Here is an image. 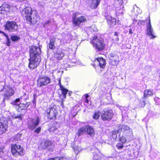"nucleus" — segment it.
I'll return each instance as SVG.
<instances>
[{"label":"nucleus","instance_id":"nucleus-59","mask_svg":"<svg viewBox=\"0 0 160 160\" xmlns=\"http://www.w3.org/2000/svg\"><path fill=\"white\" fill-rule=\"evenodd\" d=\"M24 104H21V106H24Z\"/></svg>","mask_w":160,"mask_h":160},{"label":"nucleus","instance_id":"nucleus-7","mask_svg":"<svg viewBox=\"0 0 160 160\" xmlns=\"http://www.w3.org/2000/svg\"><path fill=\"white\" fill-rule=\"evenodd\" d=\"M101 118L102 120H109L111 119L113 116L112 111V110L105 109L101 113Z\"/></svg>","mask_w":160,"mask_h":160},{"label":"nucleus","instance_id":"nucleus-29","mask_svg":"<svg viewBox=\"0 0 160 160\" xmlns=\"http://www.w3.org/2000/svg\"><path fill=\"white\" fill-rule=\"evenodd\" d=\"M100 112L99 111H96L93 116V118L95 119H97L100 116Z\"/></svg>","mask_w":160,"mask_h":160},{"label":"nucleus","instance_id":"nucleus-62","mask_svg":"<svg viewBox=\"0 0 160 160\" xmlns=\"http://www.w3.org/2000/svg\"><path fill=\"white\" fill-rule=\"evenodd\" d=\"M60 159H61V158H60Z\"/></svg>","mask_w":160,"mask_h":160},{"label":"nucleus","instance_id":"nucleus-36","mask_svg":"<svg viewBox=\"0 0 160 160\" xmlns=\"http://www.w3.org/2000/svg\"><path fill=\"white\" fill-rule=\"evenodd\" d=\"M74 149L75 152L77 154H78L82 150L81 148L78 146L74 148Z\"/></svg>","mask_w":160,"mask_h":160},{"label":"nucleus","instance_id":"nucleus-22","mask_svg":"<svg viewBox=\"0 0 160 160\" xmlns=\"http://www.w3.org/2000/svg\"><path fill=\"white\" fill-rule=\"evenodd\" d=\"M33 12L32 11V8L30 7H27L25 9L24 13L25 14V17L27 20H28V18L30 17Z\"/></svg>","mask_w":160,"mask_h":160},{"label":"nucleus","instance_id":"nucleus-26","mask_svg":"<svg viewBox=\"0 0 160 160\" xmlns=\"http://www.w3.org/2000/svg\"><path fill=\"white\" fill-rule=\"evenodd\" d=\"M118 34L117 32H115L113 34L112 40L115 43H117L119 40V39L118 37Z\"/></svg>","mask_w":160,"mask_h":160},{"label":"nucleus","instance_id":"nucleus-20","mask_svg":"<svg viewBox=\"0 0 160 160\" xmlns=\"http://www.w3.org/2000/svg\"><path fill=\"white\" fill-rule=\"evenodd\" d=\"M101 0H90L89 5L92 8H97L100 3Z\"/></svg>","mask_w":160,"mask_h":160},{"label":"nucleus","instance_id":"nucleus-39","mask_svg":"<svg viewBox=\"0 0 160 160\" xmlns=\"http://www.w3.org/2000/svg\"><path fill=\"white\" fill-rule=\"evenodd\" d=\"M117 147L118 149H121L123 148V146L121 143H118L117 145Z\"/></svg>","mask_w":160,"mask_h":160},{"label":"nucleus","instance_id":"nucleus-38","mask_svg":"<svg viewBox=\"0 0 160 160\" xmlns=\"http://www.w3.org/2000/svg\"><path fill=\"white\" fill-rule=\"evenodd\" d=\"M22 114H20L18 115H17V116H13L12 117V118L13 119H16L18 118L20 119V120H22Z\"/></svg>","mask_w":160,"mask_h":160},{"label":"nucleus","instance_id":"nucleus-17","mask_svg":"<svg viewBox=\"0 0 160 160\" xmlns=\"http://www.w3.org/2000/svg\"><path fill=\"white\" fill-rule=\"evenodd\" d=\"M51 142L48 141H45L42 142L41 144L42 148L43 149H47L49 151H52V148L50 147L51 146Z\"/></svg>","mask_w":160,"mask_h":160},{"label":"nucleus","instance_id":"nucleus-23","mask_svg":"<svg viewBox=\"0 0 160 160\" xmlns=\"http://www.w3.org/2000/svg\"><path fill=\"white\" fill-rule=\"evenodd\" d=\"M141 10L136 5L133 6V9L132 10V16H137L138 15L141 14Z\"/></svg>","mask_w":160,"mask_h":160},{"label":"nucleus","instance_id":"nucleus-40","mask_svg":"<svg viewBox=\"0 0 160 160\" xmlns=\"http://www.w3.org/2000/svg\"><path fill=\"white\" fill-rule=\"evenodd\" d=\"M67 51H65L64 50H63L62 51L60 54L61 58L64 57L65 56L64 54H67Z\"/></svg>","mask_w":160,"mask_h":160},{"label":"nucleus","instance_id":"nucleus-32","mask_svg":"<svg viewBox=\"0 0 160 160\" xmlns=\"http://www.w3.org/2000/svg\"><path fill=\"white\" fill-rule=\"evenodd\" d=\"M80 130H93V129L92 127L86 125L84 126Z\"/></svg>","mask_w":160,"mask_h":160},{"label":"nucleus","instance_id":"nucleus-33","mask_svg":"<svg viewBox=\"0 0 160 160\" xmlns=\"http://www.w3.org/2000/svg\"><path fill=\"white\" fill-rule=\"evenodd\" d=\"M87 29L90 31L91 32H96L97 31V29L94 26H92L91 27H89L87 28Z\"/></svg>","mask_w":160,"mask_h":160},{"label":"nucleus","instance_id":"nucleus-52","mask_svg":"<svg viewBox=\"0 0 160 160\" xmlns=\"http://www.w3.org/2000/svg\"><path fill=\"white\" fill-rule=\"evenodd\" d=\"M129 33L130 34H132L133 33V32L132 31V29H130L129 30Z\"/></svg>","mask_w":160,"mask_h":160},{"label":"nucleus","instance_id":"nucleus-53","mask_svg":"<svg viewBox=\"0 0 160 160\" xmlns=\"http://www.w3.org/2000/svg\"><path fill=\"white\" fill-rule=\"evenodd\" d=\"M34 132L37 134H38L40 132V131H34Z\"/></svg>","mask_w":160,"mask_h":160},{"label":"nucleus","instance_id":"nucleus-21","mask_svg":"<svg viewBox=\"0 0 160 160\" xmlns=\"http://www.w3.org/2000/svg\"><path fill=\"white\" fill-rule=\"evenodd\" d=\"M109 58L110 60V62L112 65H116V61L118 58L117 56L115 54L112 53L110 54Z\"/></svg>","mask_w":160,"mask_h":160},{"label":"nucleus","instance_id":"nucleus-1","mask_svg":"<svg viewBox=\"0 0 160 160\" xmlns=\"http://www.w3.org/2000/svg\"><path fill=\"white\" fill-rule=\"evenodd\" d=\"M90 42L96 49L101 50L104 48L105 45L103 40L101 39H100L97 36L94 37L91 40Z\"/></svg>","mask_w":160,"mask_h":160},{"label":"nucleus","instance_id":"nucleus-8","mask_svg":"<svg viewBox=\"0 0 160 160\" xmlns=\"http://www.w3.org/2000/svg\"><path fill=\"white\" fill-rule=\"evenodd\" d=\"M50 82V79L47 77H41L38 80L37 84L39 87L45 86Z\"/></svg>","mask_w":160,"mask_h":160},{"label":"nucleus","instance_id":"nucleus-50","mask_svg":"<svg viewBox=\"0 0 160 160\" xmlns=\"http://www.w3.org/2000/svg\"><path fill=\"white\" fill-rule=\"evenodd\" d=\"M98 157L97 156H95L93 160H99V159L98 160Z\"/></svg>","mask_w":160,"mask_h":160},{"label":"nucleus","instance_id":"nucleus-31","mask_svg":"<svg viewBox=\"0 0 160 160\" xmlns=\"http://www.w3.org/2000/svg\"><path fill=\"white\" fill-rule=\"evenodd\" d=\"M54 40H51L50 42L48 44V46L49 48L51 49H53L55 48V46L54 45Z\"/></svg>","mask_w":160,"mask_h":160},{"label":"nucleus","instance_id":"nucleus-14","mask_svg":"<svg viewBox=\"0 0 160 160\" xmlns=\"http://www.w3.org/2000/svg\"><path fill=\"white\" fill-rule=\"evenodd\" d=\"M8 120L3 117L0 119V129L6 130L7 128Z\"/></svg>","mask_w":160,"mask_h":160},{"label":"nucleus","instance_id":"nucleus-45","mask_svg":"<svg viewBox=\"0 0 160 160\" xmlns=\"http://www.w3.org/2000/svg\"><path fill=\"white\" fill-rule=\"evenodd\" d=\"M49 160H60V158L57 157L53 158H50Z\"/></svg>","mask_w":160,"mask_h":160},{"label":"nucleus","instance_id":"nucleus-57","mask_svg":"<svg viewBox=\"0 0 160 160\" xmlns=\"http://www.w3.org/2000/svg\"><path fill=\"white\" fill-rule=\"evenodd\" d=\"M41 127H39V128H38L36 130H41Z\"/></svg>","mask_w":160,"mask_h":160},{"label":"nucleus","instance_id":"nucleus-37","mask_svg":"<svg viewBox=\"0 0 160 160\" xmlns=\"http://www.w3.org/2000/svg\"><path fill=\"white\" fill-rule=\"evenodd\" d=\"M154 100L156 103L158 105L160 104V99L157 97H156L154 98Z\"/></svg>","mask_w":160,"mask_h":160},{"label":"nucleus","instance_id":"nucleus-28","mask_svg":"<svg viewBox=\"0 0 160 160\" xmlns=\"http://www.w3.org/2000/svg\"><path fill=\"white\" fill-rule=\"evenodd\" d=\"M153 94L152 91L149 90H146L144 91V96L145 97H147L148 96H151Z\"/></svg>","mask_w":160,"mask_h":160},{"label":"nucleus","instance_id":"nucleus-27","mask_svg":"<svg viewBox=\"0 0 160 160\" xmlns=\"http://www.w3.org/2000/svg\"><path fill=\"white\" fill-rule=\"evenodd\" d=\"M129 127L125 125H122L118 126V130H129Z\"/></svg>","mask_w":160,"mask_h":160},{"label":"nucleus","instance_id":"nucleus-3","mask_svg":"<svg viewBox=\"0 0 160 160\" xmlns=\"http://www.w3.org/2000/svg\"><path fill=\"white\" fill-rule=\"evenodd\" d=\"M41 61L40 57L38 56L37 58L33 57V55H31L29 59V68L31 70L36 68L39 65Z\"/></svg>","mask_w":160,"mask_h":160},{"label":"nucleus","instance_id":"nucleus-61","mask_svg":"<svg viewBox=\"0 0 160 160\" xmlns=\"http://www.w3.org/2000/svg\"><path fill=\"white\" fill-rule=\"evenodd\" d=\"M26 108H23V109H25Z\"/></svg>","mask_w":160,"mask_h":160},{"label":"nucleus","instance_id":"nucleus-19","mask_svg":"<svg viewBox=\"0 0 160 160\" xmlns=\"http://www.w3.org/2000/svg\"><path fill=\"white\" fill-rule=\"evenodd\" d=\"M107 22L110 26L112 27L115 25L116 23V19L109 15L106 17Z\"/></svg>","mask_w":160,"mask_h":160},{"label":"nucleus","instance_id":"nucleus-6","mask_svg":"<svg viewBox=\"0 0 160 160\" xmlns=\"http://www.w3.org/2000/svg\"><path fill=\"white\" fill-rule=\"evenodd\" d=\"M5 27V29L9 31L14 32L17 29L18 25L15 22L8 21L6 22Z\"/></svg>","mask_w":160,"mask_h":160},{"label":"nucleus","instance_id":"nucleus-4","mask_svg":"<svg viewBox=\"0 0 160 160\" xmlns=\"http://www.w3.org/2000/svg\"><path fill=\"white\" fill-rule=\"evenodd\" d=\"M78 13H75L72 17V23L75 26L79 27L81 23L85 22L87 21L86 18L84 16H81L77 18Z\"/></svg>","mask_w":160,"mask_h":160},{"label":"nucleus","instance_id":"nucleus-30","mask_svg":"<svg viewBox=\"0 0 160 160\" xmlns=\"http://www.w3.org/2000/svg\"><path fill=\"white\" fill-rule=\"evenodd\" d=\"M2 7L3 8V11H9V9L10 8V6L8 4L6 3H4L2 4Z\"/></svg>","mask_w":160,"mask_h":160},{"label":"nucleus","instance_id":"nucleus-11","mask_svg":"<svg viewBox=\"0 0 160 160\" xmlns=\"http://www.w3.org/2000/svg\"><path fill=\"white\" fill-rule=\"evenodd\" d=\"M146 34L149 36L150 39H153L155 38V33L151 25L150 19H149L148 23L147 25Z\"/></svg>","mask_w":160,"mask_h":160},{"label":"nucleus","instance_id":"nucleus-44","mask_svg":"<svg viewBox=\"0 0 160 160\" xmlns=\"http://www.w3.org/2000/svg\"><path fill=\"white\" fill-rule=\"evenodd\" d=\"M0 33H2L8 40V36L4 32H2L0 30Z\"/></svg>","mask_w":160,"mask_h":160},{"label":"nucleus","instance_id":"nucleus-51","mask_svg":"<svg viewBox=\"0 0 160 160\" xmlns=\"http://www.w3.org/2000/svg\"><path fill=\"white\" fill-rule=\"evenodd\" d=\"M138 21L137 20L135 19L133 20V23L134 24H135L137 22L138 23Z\"/></svg>","mask_w":160,"mask_h":160},{"label":"nucleus","instance_id":"nucleus-15","mask_svg":"<svg viewBox=\"0 0 160 160\" xmlns=\"http://www.w3.org/2000/svg\"><path fill=\"white\" fill-rule=\"evenodd\" d=\"M118 3L120 4V8H117L116 9L117 15H119L120 14H123V0H117Z\"/></svg>","mask_w":160,"mask_h":160},{"label":"nucleus","instance_id":"nucleus-5","mask_svg":"<svg viewBox=\"0 0 160 160\" xmlns=\"http://www.w3.org/2000/svg\"><path fill=\"white\" fill-rule=\"evenodd\" d=\"M66 58H65L64 59L61 58V62H63V63L62 64V66L61 68H67L68 66L67 62H71L72 63H75L77 62V60L75 58L74 56L69 55L68 56V60H67L66 59L67 56H66Z\"/></svg>","mask_w":160,"mask_h":160},{"label":"nucleus","instance_id":"nucleus-54","mask_svg":"<svg viewBox=\"0 0 160 160\" xmlns=\"http://www.w3.org/2000/svg\"><path fill=\"white\" fill-rule=\"evenodd\" d=\"M2 10H3V7H0V12ZM1 12H0V13H1Z\"/></svg>","mask_w":160,"mask_h":160},{"label":"nucleus","instance_id":"nucleus-58","mask_svg":"<svg viewBox=\"0 0 160 160\" xmlns=\"http://www.w3.org/2000/svg\"><path fill=\"white\" fill-rule=\"evenodd\" d=\"M58 84H60V80H59Z\"/></svg>","mask_w":160,"mask_h":160},{"label":"nucleus","instance_id":"nucleus-56","mask_svg":"<svg viewBox=\"0 0 160 160\" xmlns=\"http://www.w3.org/2000/svg\"><path fill=\"white\" fill-rule=\"evenodd\" d=\"M17 1L23 2L25 1V0H16Z\"/></svg>","mask_w":160,"mask_h":160},{"label":"nucleus","instance_id":"nucleus-49","mask_svg":"<svg viewBox=\"0 0 160 160\" xmlns=\"http://www.w3.org/2000/svg\"><path fill=\"white\" fill-rule=\"evenodd\" d=\"M7 44H8V46H9L10 45V40L9 39V38H8V39L7 38Z\"/></svg>","mask_w":160,"mask_h":160},{"label":"nucleus","instance_id":"nucleus-46","mask_svg":"<svg viewBox=\"0 0 160 160\" xmlns=\"http://www.w3.org/2000/svg\"><path fill=\"white\" fill-rule=\"evenodd\" d=\"M20 98H18L14 102V104H15V105L17 104L16 103V102H19L20 101Z\"/></svg>","mask_w":160,"mask_h":160},{"label":"nucleus","instance_id":"nucleus-9","mask_svg":"<svg viewBox=\"0 0 160 160\" xmlns=\"http://www.w3.org/2000/svg\"><path fill=\"white\" fill-rule=\"evenodd\" d=\"M92 65L95 68L98 66L101 68H104L106 65L105 60L102 58H95Z\"/></svg>","mask_w":160,"mask_h":160},{"label":"nucleus","instance_id":"nucleus-13","mask_svg":"<svg viewBox=\"0 0 160 160\" xmlns=\"http://www.w3.org/2000/svg\"><path fill=\"white\" fill-rule=\"evenodd\" d=\"M39 19L38 15L35 12H34L31 16L28 18V21L31 23H36Z\"/></svg>","mask_w":160,"mask_h":160},{"label":"nucleus","instance_id":"nucleus-43","mask_svg":"<svg viewBox=\"0 0 160 160\" xmlns=\"http://www.w3.org/2000/svg\"><path fill=\"white\" fill-rule=\"evenodd\" d=\"M145 22V21L144 20H139L138 21V23H137V24H138L139 26H140Z\"/></svg>","mask_w":160,"mask_h":160},{"label":"nucleus","instance_id":"nucleus-60","mask_svg":"<svg viewBox=\"0 0 160 160\" xmlns=\"http://www.w3.org/2000/svg\"><path fill=\"white\" fill-rule=\"evenodd\" d=\"M20 135V134H18L17 135V136H19Z\"/></svg>","mask_w":160,"mask_h":160},{"label":"nucleus","instance_id":"nucleus-16","mask_svg":"<svg viewBox=\"0 0 160 160\" xmlns=\"http://www.w3.org/2000/svg\"><path fill=\"white\" fill-rule=\"evenodd\" d=\"M40 118L38 117H36L34 118L31 121V124L30 125V127L31 129H34L37 126L40 122Z\"/></svg>","mask_w":160,"mask_h":160},{"label":"nucleus","instance_id":"nucleus-25","mask_svg":"<svg viewBox=\"0 0 160 160\" xmlns=\"http://www.w3.org/2000/svg\"><path fill=\"white\" fill-rule=\"evenodd\" d=\"M14 93V90L11 88H9L8 91L4 93V95L6 97H8L12 95Z\"/></svg>","mask_w":160,"mask_h":160},{"label":"nucleus","instance_id":"nucleus-55","mask_svg":"<svg viewBox=\"0 0 160 160\" xmlns=\"http://www.w3.org/2000/svg\"><path fill=\"white\" fill-rule=\"evenodd\" d=\"M2 149L0 147V153H3Z\"/></svg>","mask_w":160,"mask_h":160},{"label":"nucleus","instance_id":"nucleus-2","mask_svg":"<svg viewBox=\"0 0 160 160\" xmlns=\"http://www.w3.org/2000/svg\"><path fill=\"white\" fill-rule=\"evenodd\" d=\"M11 152L15 157L21 156L24 154L23 149L19 145L13 144L11 146Z\"/></svg>","mask_w":160,"mask_h":160},{"label":"nucleus","instance_id":"nucleus-42","mask_svg":"<svg viewBox=\"0 0 160 160\" xmlns=\"http://www.w3.org/2000/svg\"><path fill=\"white\" fill-rule=\"evenodd\" d=\"M120 140L122 143H125L126 142V139L124 137H122L120 138Z\"/></svg>","mask_w":160,"mask_h":160},{"label":"nucleus","instance_id":"nucleus-10","mask_svg":"<svg viewBox=\"0 0 160 160\" xmlns=\"http://www.w3.org/2000/svg\"><path fill=\"white\" fill-rule=\"evenodd\" d=\"M41 52L40 48H38L35 46H32L29 51L30 57H31V55H33V57L37 58V56H38L40 57L39 55Z\"/></svg>","mask_w":160,"mask_h":160},{"label":"nucleus","instance_id":"nucleus-24","mask_svg":"<svg viewBox=\"0 0 160 160\" xmlns=\"http://www.w3.org/2000/svg\"><path fill=\"white\" fill-rule=\"evenodd\" d=\"M83 131H80L78 134V136H79L81 134H82ZM88 135H89L90 136H93L94 135V131H84Z\"/></svg>","mask_w":160,"mask_h":160},{"label":"nucleus","instance_id":"nucleus-41","mask_svg":"<svg viewBox=\"0 0 160 160\" xmlns=\"http://www.w3.org/2000/svg\"><path fill=\"white\" fill-rule=\"evenodd\" d=\"M77 113V111H75L74 110H72L71 111V115L73 116H75Z\"/></svg>","mask_w":160,"mask_h":160},{"label":"nucleus","instance_id":"nucleus-35","mask_svg":"<svg viewBox=\"0 0 160 160\" xmlns=\"http://www.w3.org/2000/svg\"><path fill=\"white\" fill-rule=\"evenodd\" d=\"M20 38L17 36H12L11 37V39L13 42L17 41Z\"/></svg>","mask_w":160,"mask_h":160},{"label":"nucleus","instance_id":"nucleus-48","mask_svg":"<svg viewBox=\"0 0 160 160\" xmlns=\"http://www.w3.org/2000/svg\"><path fill=\"white\" fill-rule=\"evenodd\" d=\"M86 98L85 100V102L87 103H88V100L87 99V98L88 97V95H86Z\"/></svg>","mask_w":160,"mask_h":160},{"label":"nucleus","instance_id":"nucleus-47","mask_svg":"<svg viewBox=\"0 0 160 160\" xmlns=\"http://www.w3.org/2000/svg\"><path fill=\"white\" fill-rule=\"evenodd\" d=\"M145 105V102L144 101H142V103H141V107H144Z\"/></svg>","mask_w":160,"mask_h":160},{"label":"nucleus","instance_id":"nucleus-34","mask_svg":"<svg viewBox=\"0 0 160 160\" xmlns=\"http://www.w3.org/2000/svg\"><path fill=\"white\" fill-rule=\"evenodd\" d=\"M72 36L70 34H68L65 37V38L66 39V42L67 43L69 42L72 39Z\"/></svg>","mask_w":160,"mask_h":160},{"label":"nucleus","instance_id":"nucleus-12","mask_svg":"<svg viewBox=\"0 0 160 160\" xmlns=\"http://www.w3.org/2000/svg\"><path fill=\"white\" fill-rule=\"evenodd\" d=\"M61 91L62 92V94H61V98L62 100V103L61 105L63 106V103L62 101H63L66 98V95L68 92V94L69 96H70L72 93V92L71 91H69L68 89L64 88L61 85Z\"/></svg>","mask_w":160,"mask_h":160},{"label":"nucleus","instance_id":"nucleus-18","mask_svg":"<svg viewBox=\"0 0 160 160\" xmlns=\"http://www.w3.org/2000/svg\"><path fill=\"white\" fill-rule=\"evenodd\" d=\"M57 111L54 108H51L49 109V111L47 112L48 114V117L50 119H53L55 118L56 115Z\"/></svg>","mask_w":160,"mask_h":160}]
</instances>
